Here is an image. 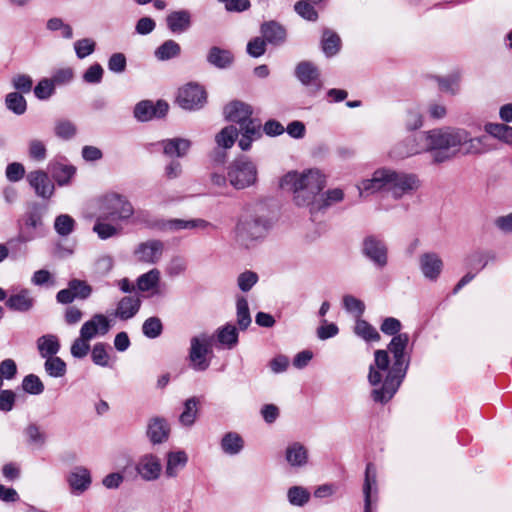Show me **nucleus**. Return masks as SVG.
Wrapping results in <instances>:
<instances>
[{
  "label": "nucleus",
  "mask_w": 512,
  "mask_h": 512,
  "mask_svg": "<svg viewBox=\"0 0 512 512\" xmlns=\"http://www.w3.org/2000/svg\"><path fill=\"white\" fill-rule=\"evenodd\" d=\"M135 470L142 480L156 481L162 472L161 460L155 454L146 453L137 460Z\"/></svg>",
  "instance_id": "11"
},
{
  "label": "nucleus",
  "mask_w": 512,
  "mask_h": 512,
  "mask_svg": "<svg viewBox=\"0 0 512 512\" xmlns=\"http://www.w3.org/2000/svg\"><path fill=\"white\" fill-rule=\"evenodd\" d=\"M354 333L365 341H378L380 335L367 321L358 318L354 326Z\"/></svg>",
  "instance_id": "44"
},
{
  "label": "nucleus",
  "mask_w": 512,
  "mask_h": 512,
  "mask_svg": "<svg viewBox=\"0 0 512 512\" xmlns=\"http://www.w3.org/2000/svg\"><path fill=\"white\" fill-rule=\"evenodd\" d=\"M327 177L318 168L289 171L279 180L281 189L291 192L293 203L300 208H307L311 214L319 212L317 204L319 194L326 186Z\"/></svg>",
  "instance_id": "5"
},
{
  "label": "nucleus",
  "mask_w": 512,
  "mask_h": 512,
  "mask_svg": "<svg viewBox=\"0 0 512 512\" xmlns=\"http://www.w3.org/2000/svg\"><path fill=\"white\" fill-rule=\"evenodd\" d=\"M146 436L154 444L165 443L170 436V425L164 417L155 416L148 420Z\"/></svg>",
  "instance_id": "15"
},
{
  "label": "nucleus",
  "mask_w": 512,
  "mask_h": 512,
  "mask_svg": "<svg viewBox=\"0 0 512 512\" xmlns=\"http://www.w3.org/2000/svg\"><path fill=\"white\" fill-rule=\"evenodd\" d=\"M213 342L214 337L207 333H200L190 339L188 358L193 370L202 372L209 368Z\"/></svg>",
  "instance_id": "7"
},
{
  "label": "nucleus",
  "mask_w": 512,
  "mask_h": 512,
  "mask_svg": "<svg viewBox=\"0 0 512 512\" xmlns=\"http://www.w3.org/2000/svg\"><path fill=\"white\" fill-rule=\"evenodd\" d=\"M422 186L417 174L382 166L373 171L370 177L360 180L356 188L360 197L386 192L394 200L412 195Z\"/></svg>",
  "instance_id": "3"
},
{
  "label": "nucleus",
  "mask_w": 512,
  "mask_h": 512,
  "mask_svg": "<svg viewBox=\"0 0 512 512\" xmlns=\"http://www.w3.org/2000/svg\"><path fill=\"white\" fill-rule=\"evenodd\" d=\"M71 489L80 494L88 489L91 483L90 473L86 468L77 467L68 476Z\"/></svg>",
  "instance_id": "31"
},
{
  "label": "nucleus",
  "mask_w": 512,
  "mask_h": 512,
  "mask_svg": "<svg viewBox=\"0 0 512 512\" xmlns=\"http://www.w3.org/2000/svg\"><path fill=\"white\" fill-rule=\"evenodd\" d=\"M237 323L240 329L245 330L251 324L248 302L242 295L236 297Z\"/></svg>",
  "instance_id": "45"
},
{
  "label": "nucleus",
  "mask_w": 512,
  "mask_h": 512,
  "mask_svg": "<svg viewBox=\"0 0 512 512\" xmlns=\"http://www.w3.org/2000/svg\"><path fill=\"white\" fill-rule=\"evenodd\" d=\"M187 269L186 260L181 256L172 257L165 266V274L173 279L185 273Z\"/></svg>",
  "instance_id": "48"
},
{
  "label": "nucleus",
  "mask_w": 512,
  "mask_h": 512,
  "mask_svg": "<svg viewBox=\"0 0 512 512\" xmlns=\"http://www.w3.org/2000/svg\"><path fill=\"white\" fill-rule=\"evenodd\" d=\"M163 153L170 158L184 157L191 147V142L185 138L166 139L161 142Z\"/></svg>",
  "instance_id": "29"
},
{
  "label": "nucleus",
  "mask_w": 512,
  "mask_h": 512,
  "mask_svg": "<svg viewBox=\"0 0 512 512\" xmlns=\"http://www.w3.org/2000/svg\"><path fill=\"white\" fill-rule=\"evenodd\" d=\"M238 135V129L233 125H229L216 134L215 142L220 148L230 149L234 145Z\"/></svg>",
  "instance_id": "40"
},
{
  "label": "nucleus",
  "mask_w": 512,
  "mask_h": 512,
  "mask_svg": "<svg viewBox=\"0 0 512 512\" xmlns=\"http://www.w3.org/2000/svg\"><path fill=\"white\" fill-rule=\"evenodd\" d=\"M208 228H215V226L212 223L200 218L189 220L169 219L162 224V229L167 232H177L180 230L192 229L205 230Z\"/></svg>",
  "instance_id": "22"
},
{
  "label": "nucleus",
  "mask_w": 512,
  "mask_h": 512,
  "mask_svg": "<svg viewBox=\"0 0 512 512\" xmlns=\"http://www.w3.org/2000/svg\"><path fill=\"white\" fill-rule=\"evenodd\" d=\"M28 155L36 162H43L47 158V148L43 141L32 139L28 143Z\"/></svg>",
  "instance_id": "52"
},
{
  "label": "nucleus",
  "mask_w": 512,
  "mask_h": 512,
  "mask_svg": "<svg viewBox=\"0 0 512 512\" xmlns=\"http://www.w3.org/2000/svg\"><path fill=\"white\" fill-rule=\"evenodd\" d=\"M37 348L41 357H54L60 350V343L57 336L46 334L38 338Z\"/></svg>",
  "instance_id": "35"
},
{
  "label": "nucleus",
  "mask_w": 512,
  "mask_h": 512,
  "mask_svg": "<svg viewBox=\"0 0 512 512\" xmlns=\"http://www.w3.org/2000/svg\"><path fill=\"white\" fill-rule=\"evenodd\" d=\"M488 137H473L465 128L444 126L418 133L395 145L389 152L392 159H404L424 152L434 163H444L458 156L481 155L490 151Z\"/></svg>",
  "instance_id": "1"
},
{
  "label": "nucleus",
  "mask_w": 512,
  "mask_h": 512,
  "mask_svg": "<svg viewBox=\"0 0 512 512\" xmlns=\"http://www.w3.org/2000/svg\"><path fill=\"white\" fill-rule=\"evenodd\" d=\"M96 42L91 38H83L74 43V50L79 59H84L95 51Z\"/></svg>",
  "instance_id": "57"
},
{
  "label": "nucleus",
  "mask_w": 512,
  "mask_h": 512,
  "mask_svg": "<svg viewBox=\"0 0 512 512\" xmlns=\"http://www.w3.org/2000/svg\"><path fill=\"white\" fill-rule=\"evenodd\" d=\"M287 498L291 505L303 507L309 502L310 493L302 486H292L287 491Z\"/></svg>",
  "instance_id": "46"
},
{
  "label": "nucleus",
  "mask_w": 512,
  "mask_h": 512,
  "mask_svg": "<svg viewBox=\"0 0 512 512\" xmlns=\"http://www.w3.org/2000/svg\"><path fill=\"white\" fill-rule=\"evenodd\" d=\"M24 436L30 446L41 448L47 441V435L44 430L36 423H30L24 428Z\"/></svg>",
  "instance_id": "37"
},
{
  "label": "nucleus",
  "mask_w": 512,
  "mask_h": 512,
  "mask_svg": "<svg viewBox=\"0 0 512 512\" xmlns=\"http://www.w3.org/2000/svg\"><path fill=\"white\" fill-rule=\"evenodd\" d=\"M22 389L31 395H39L44 391V384L37 375L29 374L22 381Z\"/></svg>",
  "instance_id": "55"
},
{
  "label": "nucleus",
  "mask_w": 512,
  "mask_h": 512,
  "mask_svg": "<svg viewBox=\"0 0 512 512\" xmlns=\"http://www.w3.org/2000/svg\"><path fill=\"white\" fill-rule=\"evenodd\" d=\"M188 455L185 451H171L166 455L165 474L168 478H175L179 472L186 466Z\"/></svg>",
  "instance_id": "28"
},
{
  "label": "nucleus",
  "mask_w": 512,
  "mask_h": 512,
  "mask_svg": "<svg viewBox=\"0 0 512 512\" xmlns=\"http://www.w3.org/2000/svg\"><path fill=\"white\" fill-rule=\"evenodd\" d=\"M238 130L241 134L238 145L241 150L247 151L251 148L252 142L258 140L262 136L261 124L250 119L249 121L242 123Z\"/></svg>",
  "instance_id": "23"
},
{
  "label": "nucleus",
  "mask_w": 512,
  "mask_h": 512,
  "mask_svg": "<svg viewBox=\"0 0 512 512\" xmlns=\"http://www.w3.org/2000/svg\"><path fill=\"white\" fill-rule=\"evenodd\" d=\"M285 461L293 469H301L308 464L309 453L305 445L292 442L285 449Z\"/></svg>",
  "instance_id": "20"
},
{
  "label": "nucleus",
  "mask_w": 512,
  "mask_h": 512,
  "mask_svg": "<svg viewBox=\"0 0 512 512\" xmlns=\"http://www.w3.org/2000/svg\"><path fill=\"white\" fill-rule=\"evenodd\" d=\"M44 368L46 373L54 378H60L66 373L65 362L56 356L46 358Z\"/></svg>",
  "instance_id": "49"
},
{
  "label": "nucleus",
  "mask_w": 512,
  "mask_h": 512,
  "mask_svg": "<svg viewBox=\"0 0 512 512\" xmlns=\"http://www.w3.org/2000/svg\"><path fill=\"white\" fill-rule=\"evenodd\" d=\"M163 325L158 317L147 318L142 325L143 334L150 339L159 337L162 333Z\"/></svg>",
  "instance_id": "53"
},
{
  "label": "nucleus",
  "mask_w": 512,
  "mask_h": 512,
  "mask_svg": "<svg viewBox=\"0 0 512 512\" xmlns=\"http://www.w3.org/2000/svg\"><path fill=\"white\" fill-rule=\"evenodd\" d=\"M5 105L16 115H23L27 110V102L19 92L8 93L5 97Z\"/></svg>",
  "instance_id": "43"
},
{
  "label": "nucleus",
  "mask_w": 512,
  "mask_h": 512,
  "mask_svg": "<svg viewBox=\"0 0 512 512\" xmlns=\"http://www.w3.org/2000/svg\"><path fill=\"white\" fill-rule=\"evenodd\" d=\"M342 305L348 313L353 314L357 319L360 318L365 311L364 302L350 294L343 296Z\"/></svg>",
  "instance_id": "50"
},
{
  "label": "nucleus",
  "mask_w": 512,
  "mask_h": 512,
  "mask_svg": "<svg viewBox=\"0 0 512 512\" xmlns=\"http://www.w3.org/2000/svg\"><path fill=\"white\" fill-rule=\"evenodd\" d=\"M54 86L51 79H42L34 88V94L38 99L46 100L54 93Z\"/></svg>",
  "instance_id": "62"
},
{
  "label": "nucleus",
  "mask_w": 512,
  "mask_h": 512,
  "mask_svg": "<svg viewBox=\"0 0 512 512\" xmlns=\"http://www.w3.org/2000/svg\"><path fill=\"white\" fill-rule=\"evenodd\" d=\"M166 24L172 33H184L191 27V13L187 10L173 11L167 15Z\"/></svg>",
  "instance_id": "26"
},
{
  "label": "nucleus",
  "mask_w": 512,
  "mask_h": 512,
  "mask_svg": "<svg viewBox=\"0 0 512 512\" xmlns=\"http://www.w3.org/2000/svg\"><path fill=\"white\" fill-rule=\"evenodd\" d=\"M48 169L59 186H67L76 173V167L62 162H51Z\"/></svg>",
  "instance_id": "27"
},
{
  "label": "nucleus",
  "mask_w": 512,
  "mask_h": 512,
  "mask_svg": "<svg viewBox=\"0 0 512 512\" xmlns=\"http://www.w3.org/2000/svg\"><path fill=\"white\" fill-rule=\"evenodd\" d=\"M340 48L339 36L329 30L324 31L322 37V49L326 56H334Z\"/></svg>",
  "instance_id": "47"
},
{
  "label": "nucleus",
  "mask_w": 512,
  "mask_h": 512,
  "mask_svg": "<svg viewBox=\"0 0 512 512\" xmlns=\"http://www.w3.org/2000/svg\"><path fill=\"white\" fill-rule=\"evenodd\" d=\"M484 131L490 136L506 143L512 144V127L502 123H487Z\"/></svg>",
  "instance_id": "39"
},
{
  "label": "nucleus",
  "mask_w": 512,
  "mask_h": 512,
  "mask_svg": "<svg viewBox=\"0 0 512 512\" xmlns=\"http://www.w3.org/2000/svg\"><path fill=\"white\" fill-rule=\"evenodd\" d=\"M207 61L216 68L226 69L232 65L234 57L230 51L214 46L208 51Z\"/></svg>",
  "instance_id": "32"
},
{
  "label": "nucleus",
  "mask_w": 512,
  "mask_h": 512,
  "mask_svg": "<svg viewBox=\"0 0 512 512\" xmlns=\"http://www.w3.org/2000/svg\"><path fill=\"white\" fill-rule=\"evenodd\" d=\"M68 285L75 295V298L87 299L92 293V287L86 281L73 279Z\"/></svg>",
  "instance_id": "59"
},
{
  "label": "nucleus",
  "mask_w": 512,
  "mask_h": 512,
  "mask_svg": "<svg viewBox=\"0 0 512 512\" xmlns=\"http://www.w3.org/2000/svg\"><path fill=\"white\" fill-rule=\"evenodd\" d=\"M218 343L227 349L234 348L238 343V330L235 325L227 323L216 331Z\"/></svg>",
  "instance_id": "33"
},
{
  "label": "nucleus",
  "mask_w": 512,
  "mask_h": 512,
  "mask_svg": "<svg viewBox=\"0 0 512 512\" xmlns=\"http://www.w3.org/2000/svg\"><path fill=\"white\" fill-rule=\"evenodd\" d=\"M90 340L86 339L81 334L76 338L70 348L71 355L74 358H84L90 351Z\"/></svg>",
  "instance_id": "58"
},
{
  "label": "nucleus",
  "mask_w": 512,
  "mask_h": 512,
  "mask_svg": "<svg viewBox=\"0 0 512 512\" xmlns=\"http://www.w3.org/2000/svg\"><path fill=\"white\" fill-rule=\"evenodd\" d=\"M111 328L109 319L101 314H94L88 321L84 322L80 329V334L88 340H92L97 335H105Z\"/></svg>",
  "instance_id": "18"
},
{
  "label": "nucleus",
  "mask_w": 512,
  "mask_h": 512,
  "mask_svg": "<svg viewBox=\"0 0 512 512\" xmlns=\"http://www.w3.org/2000/svg\"><path fill=\"white\" fill-rule=\"evenodd\" d=\"M422 124L423 120L420 110L417 107L408 109L405 118L406 128L409 130H415L420 128Z\"/></svg>",
  "instance_id": "63"
},
{
  "label": "nucleus",
  "mask_w": 512,
  "mask_h": 512,
  "mask_svg": "<svg viewBox=\"0 0 512 512\" xmlns=\"http://www.w3.org/2000/svg\"><path fill=\"white\" fill-rule=\"evenodd\" d=\"M75 226L74 219L68 214H62L56 217L54 222V229L60 236L70 235Z\"/></svg>",
  "instance_id": "51"
},
{
  "label": "nucleus",
  "mask_w": 512,
  "mask_h": 512,
  "mask_svg": "<svg viewBox=\"0 0 512 512\" xmlns=\"http://www.w3.org/2000/svg\"><path fill=\"white\" fill-rule=\"evenodd\" d=\"M224 115L227 120L241 125L252 119V108L244 102L233 101L225 106Z\"/></svg>",
  "instance_id": "25"
},
{
  "label": "nucleus",
  "mask_w": 512,
  "mask_h": 512,
  "mask_svg": "<svg viewBox=\"0 0 512 512\" xmlns=\"http://www.w3.org/2000/svg\"><path fill=\"white\" fill-rule=\"evenodd\" d=\"M12 85L21 93H29L32 90L33 80L29 75L17 74L12 78Z\"/></svg>",
  "instance_id": "64"
},
{
  "label": "nucleus",
  "mask_w": 512,
  "mask_h": 512,
  "mask_svg": "<svg viewBox=\"0 0 512 512\" xmlns=\"http://www.w3.org/2000/svg\"><path fill=\"white\" fill-rule=\"evenodd\" d=\"M207 95L203 87L189 83L179 89L177 103L185 110L194 111L201 109L206 103Z\"/></svg>",
  "instance_id": "10"
},
{
  "label": "nucleus",
  "mask_w": 512,
  "mask_h": 512,
  "mask_svg": "<svg viewBox=\"0 0 512 512\" xmlns=\"http://www.w3.org/2000/svg\"><path fill=\"white\" fill-rule=\"evenodd\" d=\"M268 230L266 221L256 217H242L235 227L236 241L249 248L257 240L263 238Z\"/></svg>",
  "instance_id": "8"
},
{
  "label": "nucleus",
  "mask_w": 512,
  "mask_h": 512,
  "mask_svg": "<svg viewBox=\"0 0 512 512\" xmlns=\"http://www.w3.org/2000/svg\"><path fill=\"white\" fill-rule=\"evenodd\" d=\"M227 174L229 184L235 189L241 190L256 183L258 170L251 159L240 156L228 165Z\"/></svg>",
  "instance_id": "6"
},
{
  "label": "nucleus",
  "mask_w": 512,
  "mask_h": 512,
  "mask_svg": "<svg viewBox=\"0 0 512 512\" xmlns=\"http://www.w3.org/2000/svg\"><path fill=\"white\" fill-rule=\"evenodd\" d=\"M91 358L95 365L108 367L110 356L104 343H96L91 351Z\"/></svg>",
  "instance_id": "56"
},
{
  "label": "nucleus",
  "mask_w": 512,
  "mask_h": 512,
  "mask_svg": "<svg viewBox=\"0 0 512 512\" xmlns=\"http://www.w3.org/2000/svg\"><path fill=\"white\" fill-rule=\"evenodd\" d=\"M169 109L167 102L158 100L153 103L150 100H143L136 104L134 108V117L141 122H147L154 118L164 117Z\"/></svg>",
  "instance_id": "12"
},
{
  "label": "nucleus",
  "mask_w": 512,
  "mask_h": 512,
  "mask_svg": "<svg viewBox=\"0 0 512 512\" xmlns=\"http://www.w3.org/2000/svg\"><path fill=\"white\" fill-rule=\"evenodd\" d=\"M27 181L34 189L36 195L43 199H49L54 194V183L49 178L48 173L43 170L29 172Z\"/></svg>",
  "instance_id": "13"
},
{
  "label": "nucleus",
  "mask_w": 512,
  "mask_h": 512,
  "mask_svg": "<svg viewBox=\"0 0 512 512\" xmlns=\"http://www.w3.org/2000/svg\"><path fill=\"white\" fill-rule=\"evenodd\" d=\"M363 494L365 502L364 512H372L371 506L377 500L378 494L377 470L372 463H368L366 466Z\"/></svg>",
  "instance_id": "17"
},
{
  "label": "nucleus",
  "mask_w": 512,
  "mask_h": 512,
  "mask_svg": "<svg viewBox=\"0 0 512 512\" xmlns=\"http://www.w3.org/2000/svg\"><path fill=\"white\" fill-rule=\"evenodd\" d=\"M244 439L237 432H228L223 435L220 441L222 452L229 456H235L244 449Z\"/></svg>",
  "instance_id": "30"
},
{
  "label": "nucleus",
  "mask_w": 512,
  "mask_h": 512,
  "mask_svg": "<svg viewBox=\"0 0 512 512\" xmlns=\"http://www.w3.org/2000/svg\"><path fill=\"white\" fill-rule=\"evenodd\" d=\"M408 342L407 333L397 334L391 339L388 350L374 352L368 382L374 387L371 397L375 402L385 404L398 391L409 366V358L405 353Z\"/></svg>",
  "instance_id": "2"
},
{
  "label": "nucleus",
  "mask_w": 512,
  "mask_h": 512,
  "mask_svg": "<svg viewBox=\"0 0 512 512\" xmlns=\"http://www.w3.org/2000/svg\"><path fill=\"white\" fill-rule=\"evenodd\" d=\"M344 199V192L340 188L327 190L323 194H319L317 204L320 206L319 211H323L328 207L341 202Z\"/></svg>",
  "instance_id": "42"
},
{
  "label": "nucleus",
  "mask_w": 512,
  "mask_h": 512,
  "mask_svg": "<svg viewBox=\"0 0 512 512\" xmlns=\"http://www.w3.org/2000/svg\"><path fill=\"white\" fill-rule=\"evenodd\" d=\"M161 283V272L157 268H152L149 271L141 274L136 279V288L139 292L150 293L155 295L159 293Z\"/></svg>",
  "instance_id": "24"
},
{
  "label": "nucleus",
  "mask_w": 512,
  "mask_h": 512,
  "mask_svg": "<svg viewBox=\"0 0 512 512\" xmlns=\"http://www.w3.org/2000/svg\"><path fill=\"white\" fill-rule=\"evenodd\" d=\"M99 215L93 226V232L101 240L116 237L122 232V225L129 223L135 209L131 201L122 194L108 192L97 199Z\"/></svg>",
  "instance_id": "4"
},
{
  "label": "nucleus",
  "mask_w": 512,
  "mask_h": 512,
  "mask_svg": "<svg viewBox=\"0 0 512 512\" xmlns=\"http://www.w3.org/2000/svg\"><path fill=\"white\" fill-rule=\"evenodd\" d=\"M361 253L377 269L382 270L388 265V247L375 236H367L363 240Z\"/></svg>",
  "instance_id": "9"
},
{
  "label": "nucleus",
  "mask_w": 512,
  "mask_h": 512,
  "mask_svg": "<svg viewBox=\"0 0 512 512\" xmlns=\"http://www.w3.org/2000/svg\"><path fill=\"white\" fill-rule=\"evenodd\" d=\"M419 266L426 279L436 281L442 272L443 261L438 254L428 252L419 257Z\"/></svg>",
  "instance_id": "19"
},
{
  "label": "nucleus",
  "mask_w": 512,
  "mask_h": 512,
  "mask_svg": "<svg viewBox=\"0 0 512 512\" xmlns=\"http://www.w3.org/2000/svg\"><path fill=\"white\" fill-rule=\"evenodd\" d=\"M77 128L75 124L69 120H60L56 122L54 133L58 138L69 140L76 135Z\"/></svg>",
  "instance_id": "54"
},
{
  "label": "nucleus",
  "mask_w": 512,
  "mask_h": 512,
  "mask_svg": "<svg viewBox=\"0 0 512 512\" xmlns=\"http://www.w3.org/2000/svg\"><path fill=\"white\" fill-rule=\"evenodd\" d=\"M297 79L304 85H309L319 77L317 67L308 61L300 62L295 69Z\"/></svg>",
  "instance_id": "36"
},
{
  "label": "nucleus",
  "mask_w": 512,
  "mask_h": 512,
  "mask_svg": "<svg viewBox=\"0 0 512 512\" xmlns=\"http://www.w3.org/2000/svg\"><path fill=\"white\" fill-rule=\"evenodd\" d=\"M181 47L174 40H166L154 52L155 57L160 61H166L180 55Z\"/></svg>",
  "instance_id": "41"
},
{
  "label": "nucleus",
  "mask_w": 512,
  "mask_h": 512,
  "mask_svg": "<svg viewBox=\"0 0 512 512\" xmlns=\"http://www.w3.org/2000/svg\"><path fill=\"white\" fill-rule=\"evenodd\" d=\"M114 260L108 254L100 255L94 262V272L99 275H107L113 268Z\"/></svg>",
  "instance_id": "61"
},
{
  "label": "nucleus",
  "mask_w": 512,
  "mask_h": 512,
  "mask_svg": "<svg viewBox=\"0 0 512 512\" xmlns=\"http://www.w3.org/2000/svg\"><path fill=\"white\" fill-rule=\"evenodd\" d=\"M34 297L29 289L23 288L12 293L5 302V305L12 311L28 312L34 307Z\"/></svg>",
  "instance_id": "21"
},
{
  "label": "nucleus",
  "mask_w": 512,
  "mask_h": 512,
  "mask_svg": "<svg viewBox=\"0 0 512 512\" xmlns=\"http://www.w3.org/2000/svg\"><path fill=\"white\" fill-rule=\"evenodd\" d=\"M258 282V275L253 271H245L237 277V285L242 292L250 291Z\"/></svg>",
  "instance_id": "60"
},
{
  "label": "nucleus",
  "mask_w": 512,
  "mask_h": 512,
  "mask_svg": "<svg viewBox=\"0 0 512 512\" xmlns=\"http://www.w3.org/2000/svg\"><path fill=\"white\" fill-rule=\"evenodd\" d=\"M141 305L142 300L139 295L124 296L117 302L113 315L121 321H127L137 315Z\"/></svg>",
  "instance_id": "16"
},
{
  "label": "nucleus",
  "mask_w": 512,
  "mask_h": 512,
  "mask_svg": "<svg viewBox=\"0 0 512 512\" xmlns=\"http://www.w3.org/2000/svg\"><path fill=\"white\" fill-rule=\"evenodd\" d=\"M261 32L266 42L279 45L285 41L286 31L276 22H268L262 25Z\"/></svg>",
  "instance_id": "34"
},
{
  "label": "nucleus",
  "mask_w": 512,
  "mask_h": 512,
  "mask_svg": "<svg viewBox=\"0 0 512 512\" xmlns=\"http://www.w3.org/2000/svg\"><path fill=\"white\" fill-rule=\"evenodd\" d=\"M199 400L196 397L188 398L184 402L183 411L179 416V422L185 427H191L198 415Z\"/></svg>",
  "instance_id": "38"
},
{
  "label": "nucleus",
  "mask_w": 512,
  "mask_h": 512,
  "mask_svg": "<svg viewBox=\"0 0 512 512\" xmlns=\"http://www.w3.org/2000/svg\"><path fill=\"white\" fill-rule=\"evenodd\" d=\"M164 245L159 240H148L140 243L135 251L134 255L138 261L147 264H156L162 257Z\"/></svg>",
  "instance_id": "14"
}]
</instances>
